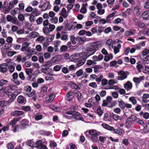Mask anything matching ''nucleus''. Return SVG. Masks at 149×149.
Listing matches in <instances>:
<instances>
[{
    "label": "nucleus",
    "instance_id": "16",
    "mask_svg": "<svg viewBox=\"0 0 149 149\" xmlns=\"http://www.w3.org/2000/svg\"><path fill=\"white\" fill-rule=\"evenodd\" d=\"M132 83L130 81H127L124 85V87L127 90L129 91L132 89Z\"/></svg>",
    "mask_w": 149,
    "mask_h": 149
},
{
    "label": "nucleus",
    "instance_id": "58",
    "mask_svg": "<svg viewBox=\"0 0 149 149\" xmlns=\"http://www.w3.org/2000/svg\"><path fill=\"white\" fill-rule=\"evenodd\" d=\"M11 22L13 24L15 25H18L19 24V22L16 17L13 18Z\"/></svg>",
    "mask_w": 149,
    "mask_h": 149
},
{
    "label": "nucleus",
    "instance_id": "3",
    "mask_svg": "<svg viewBox=\"0 0 149 149\" xmlns=\"http://www.w3.org/2000/svg\"><path fill=\"white\" fill-rule=\"evenodd\" d=\"M17 88V87L16 86L11 84L9 85L8 87L5 88L4 89V91L6 93L9 91H11L12 92V91H15Z\"/></svg>",
    "mask_w": 149,
    "mask_h": 149
},
{
    "label": "nucleus",
    "instance_id": "35",
    "mask_svg": "<svg viewBox=\"0 0 149 149\" xmlns=\"http://www.w3.org/2000/svg\"><path fill=\"white\" fill-rule=\"evenodd\" d=\"M102 126L104 128L111 131L112 130L113 127L110 126L109 125L106 124H102Z\"/></svg>",
    "mask_w": 149,
    "mask_h": 149
},
{
    "label": "nucleus",
    "instance_id": "41",
    "mask_svg": "<svg viewBox=\"0 0 149 149\" xmlns=\"http://www.w3.org/2000/svg\"><path fill=\"white\" fill-rule=\"evenodd\" d=\"M43 31L44 33L46 36H48L50 33L48 29V27H45L43 28Z\"/></svg>",
    "mask_w": 149,
    "mask_h": 149
},
{
    "label": "nucleus",
    "instance_id": "25",
    "mask_svg": "<svg viewBox=\"0 0 149 149\" xmlns=\"http://www.w3.org/2000/svg\"><path fill=\"white\" fill-rule=\"evenodd\" d=\"M17 100L18 102L19 103L24 104L26 102L25 98L23 96L21 95L18 96Z\"/></svg>",
    "mask_w": 149,
    "mask_h": 149
},
{
    "label": "nucleus",
    "instance_id": "44",
    "mask_svg": "<svg viewBox=\"0 0 149 149\" xmlns=\"http://www.w3.org/2000/svg\"><path fill=\"white\" fill-rule=\"evenodd\" d=\"M98 136H91V139L92 141L94 143H96L98 141Z\"/></svg>",
    "mask_w": 149,
    "mask_h": 149
},
{
    "label": "nucleus",
    "instance_id": "38",
    "mask_svg": "<svg viewBox=\"0 0 149 149\" xmlns=\"http://www.w3.org/2000/svg\"><path fill=\"white\" fill-rule=\"evenodd\" d=\"M32 13V15L34 16H38L40 14L38 10L36 8L33 9Z\"/></svg>",
    "mask_w": 149,
    "mask_h": 149
},
{
    "label": "nucleus",
    "instance_id": "22",
    "mask_svg": "<svg viewBox=\"0 0 149 149\" xmlns=\"http://www.w3.org/2000/svg\"><path fill=\"white\" fill-rule=\"evenodd\" d=\"M140 7L139 6H136L134 9V14L137 16H138L140 14Z\"/></svg>",
    "mask_w": 149,
    "mask_h": 149
},
{
    "label": "nucleus",
    "instance_id": "64",
    "mask_svg": "<svg viewBox=\"0 0 149 149\" xmlns=\"http://www.w3.org/2000/svg\"><path fill=\"white\" fill-rule=\"evenodd\" d=\"M70 40L72 41V43L74 45L76 43V39L74 36H71L70 37Z\"/></svg>",
    "mask_w": 149,
    "mask_h": 149
},
{
    "label": "nucleus",
    "instance_id": "1",
    "mask_svg": "<svg viewBox=\"0 0 149 149\" xmlns=\"http://www.w3.org/2000/svg\"><path fill=\"white\" fill-rule=\"evenodd\" d=\"M85 50L88 52H84L81 54L86 57H88L94 54L97 51L93 43L88 45L85 48Z\"/></svg>",
    "mask_w": 149,
    "mask_h": 149
},
{
    "label": "nucleus",
    "instance_id": "19",
    "mask_svg": "<svg viewBox=\"0 0 149 149\" xmlns=\"http://www.w3.org/2000/svg\"><path fill=\"white\" fill-rule=\"evenodd\" d=\"M137 118L136 116L135 115H132L128 118L127 119L129 120V121L131 122L133 124L137 120Z\"/></svg>",
    "mask_w": 149,
    "mask_h": 149
},
{
    "label": "nucleus",
    "instance_id": "8",
    "mask_svg": "<svg viewBox=\"0 0 149 149\" xmlns=\"http://www.w3.org/2000/svg\"><path fill=\"white\" fill-rule=\"evenodd\" d=\"M22 118L20 117L14 118L13 120L10 122L8 124V126L12 125L13 127H14L15 125Z\"/></svg>",
    "mask_w": 149,
    "mask_h": 149
},
{
    "label": "nucleus",
    "instance_id": "17",
    "mask_svg": "<svg viewBox=\"0 0 149 149\" xmlns=\"http://www.w3.org/2000/svg\"><path fill=\"white\" fill-rule=\"evenodd\" d=\"M55 97V94L53 93H52L48 97L46 98V100L48 102H51L53 101Z\"/></svg>",
    "mask_w": 149,
    "mask_h": 149
},
{
    "label": "nucleus",
    "instance_id": "21",
    "mask_svg": "<svg viewBox=\"0 0 149 149\" xmlns=\"http://www.w3.org/2000/svg\"><path fill=\"white\" fill-rule=\"evenodd\" d=\"M103 58V56L101 54L98 55V56H94L93 57L92 59L97 61H100L102 60Z\"/></svg>",
    "mask_w": 149,
    "mask_h": 149
},
{
    "label": "nucleus",
    "instance_id": "24",
    "mask_svg": "<svg viewBox=\"0 0 149 149\" xmlns=\"http://www.w3.org/2000/svg\"><path fill=\"white\" fill-rule=\"evenodd\" d=\"M97 51L99 47H100L102 45V42L100 41H98L93 43Z\"/></svg>",
    "mask_w": 149,
    "mask_h": 149
},
{
    "label": "nucleus",
    "instance_id": "43",
    "mask_svg": "<svg viewBox=\"0 0 149 149\" xmlns=\"http://www.w3.org/2000/svg\"><path fill=\"white\" fill-rule=\"evenodd\" d=\"M62 67V65H56L54 67L53 70L56 72H58L61 70Z\"/></svg>",
    "mask_w": 149,
    "mask_h": 149
},
{
    "label": "nucleus",
    "instance_id": "55",
    "mask_svg": "<svg viewBox=\"0 0 149 149\" xmlns=\"http://www.w3.org/2000/svg\"><path fill=\"white\" fill-rule=\"evenodd\" d=\"M143 72L149 74V66L146 65L143 69Z\"/></svg>",
    "mask_w": 149,
    "mask_h": 149
},
{
    "label": "nucleus",
    "instance_id": "30",
    "mask_svg": "<svg viewBox=\"0 0 149 149\" xmlns=\"http://www.w3.org/2000/svg\"><path fill=\"white\" fill-rule=\"evenodd\" d=\"M139 114L140 116H143L145 119H147L149 118V113L148 112L144 113L143 111H141Z\"/></svg>",
    "mask_w": 149,
    "mask_h": 149
},
{
    "label": "nucleus",
    "instance_id": "52",
    "mask_svg": "<svg viewBox=\"0 0 149 149\" xmlns=\"http://www.w3.org/2000/svg\"><path fill=\"white\" fill-rule=\"evenodd\" d=\"M16 54V52L15 51H11L8 52L7 53V55L9 57H11Z\"/></svg>",
    "mask_w": 149,
    "mask_h": 149
},
{
    "label": "nucleus",
    "instance_id": "18",
    "mask_svg": "<svg viewBox=\"0 0 149 149\" xmlns=\"http://www.w3.org/2000/svg\"><path fill=\"white\" fill-rule=\"evenodd\" d=\"M104 89H114L116 90H119L120 88L117 86H109L108 85L104 86Z\"/></svg>",
    "mask_w": 149,
    "mask_h": 149
},
{
    "label": "nucleus",
    "instance_id": "12",
    "mask_svg": "<svg viewBox=\"0 0 149 149\" xmlns=\"http://www.w3.org/2000/svg\"><path fill=\"white\" fill-rule=\"evenodd\" d=\"M69 11H66L65 8H63L61 12L59 13L60 15H61L64 18L67 17L68 15Z\"/></svg>",
    "mask_w": 149,
    "mask_h": 149
},
{
    "label": "nucleus",
    "instance_id": "33",
    "mask_svg": "<svg viewBox=\"0 0 149 149\" xmlns=\"http://www.w3.org/2000/svg\"><path fill=\"white\" fill-rule=\"evenodd\" d=\"M118 105L119 107L122 109H124L125 107V104L123 101L120 99L118 101Z\"/></svg>",
    "mask_w": 149,
    "mask_h": 149
},
{
    "label": "nucleus",
    "instance_id": "46",
    "mask_svg": "<svg viewBox=\"0 0 149 149\" xmlns=\"http://www.w3.org/2000/svg\"><path fill=\"white\" fill-rule=\"evenodd\" d=\"M132 124V122L129 121L127 119L125 122V127L128 129L131 127Z\"/></svg>",
    "mask_w": 149,
    "mask_h": 149
},
{
    "label": "nucleus",
    "instance_id": "42",
    "mask_svg": "<svg viewBox=\"0 0 149 149\" xmlns=\"http://www.w3.org/2000/svg\"><path fill=\"white\" fill-rule=\"evenodd\" d=\"M69 84L72 88L77 90H79L80 88L78 86L75 84L71 82Z\"/></svg>",
    "mask_w": 149,
    "mask_h": 149
},
{
    "label": "nucleus",
    "instance_id": "45",
    "mask_svg": "<svg viewBox=\"0 0 149 149\" xmlns=\"http://www.w3.org/2000/svg\"><path fill=\"white\" fill-rule=\"evenodd\" d=\"M45 40V38L42 36H38L36 39V41H39L40 43H43Z\"/></svg>",
    "mask_w": 149,
    "mask_h": 149
},
{
    "label": "nucleus",
    "instance_id": "6",
    "mask_svg": "<svg viewBox=\"0 0 149 149\" xmlns=\"http://www.w3.org/2000/svg\"><path fill=\"white\" fill-rule=\"evenodd\" d=\"M29 43L27 42H25L22 44V46L21 48V50L22 51H26L27 52H29L30 51L29 47H28Z\"/></svg>",
    "mask_w": 149,
    "mask_h": 149
},
{
    "label": "nucleus",
    "instance_id": "26",
    "mask_svg": "<svg viewBox=\"0 0 149 149\" xmlns=\"http://www.w3.org/2000/svg\"><path fill=\"white\" fill-rule=\"evenodd\" d=\"M8 82L7 80L4 79H2L0 81V91L2 90L3 88L2 87V86L5 85Z\"/></svg>",
    "mask_w": 149,
    "mask_h": 149
},
{
    "label": "nucleus",
    "instance_id": "5",
    "mask_svg": "<svg viewBox=\"0 0 149 149\" xmlns=\"http://www.w3.org/2000/svg\"><path fill=\"white\" fill-rule=\"evenodd\" d=\"M86 57H82L79 59L76 67L77 68L83 65L86 61Z\"/></svg>",
    "mask_w": 149,
    "mask_h": 149
},
{
    "label": "nucleus",
    "instance_id": "15",
    "mask_svg": "<svg viewBox=\"0 0 149 149\" xmlns=\"http://www.w3.org/2000/svg\"><path fill=\"white\" fill-rule=\"evenodd\" d=\"M116 14L115 13L113 12L108 15L106 17L107 23H111V20L113 19V17Z\"/></svg>",
    "mask_w": 149,
    "mask_h": 149
},
{
    "label": "nucleus",
    "instance_id": "29",
    "mask_svg": "<svg viewBox=\"0 0 149 149\" xmlns=\"http://www.w3.org/2000/svg\"><path fill=\"white\" fill-rule=\"evenodd\" d=\"M135 31L134 30H131L130 31H125V36H128L133 35L135 34Z\"/></svg>",
    "mask_w": 149,
    "mask_h": 149
},
{
    "label": "nucleus",
    "instance_id": "4",
    "mask_svg": "<svg viewBox=\"0 0 149 149\" xmlns=\"http://www.w3.org/2000/svg\"><path fill=\"white\" fill-rule=\"evenodd\" d=\"M118 74L119 75L117 77V79L119 80H123L126 79L127 76L126 73L123 71H121L118 72Z\"/></svg>",
    "mask_w": 149,
    "mask_h": 149
},
{
    "label": "nucleus",
    "instance_id": "54",
    "mask_svg": "<svg viewBox=\"0 0 149 149\" xmlns=\"http://www.w3.org/2000/svg\"><path fill=\"white\" fill-rule=\"evenodd\" d=\"M49 27H48V29L49 31V32H51L52 31L54 30V29H55V26L54 24H49Z\"/></svg>",
    "mask_w": 149,
    "mask_h": 149
},
{
    "label": "nucleus",
    "instance_id": "53",
    "mask_svg": "<svg viewBox=\"0 0 149 149\" xmlns=\"http://www.w3.org/2000/svg\"><path fill=\"white\" fill-rule=\"evenodd\" d=\"M83 70L81 69L76 72V74L77 77H80L83 74Z\"/></svg>",
    "mask_w": 149,
    "mask_h": 149
},
{
    "label": "nucleus",
    "instance_id": "63",
    "mask_svg": "<svg viewBox=\"0 0 149 149\" xmlns=\"http://www.w3.org/2000/svg\"><path fill=\"white\" fill-rule=\"evenodd\" d=\"M19 76L20 78L22 80H24L25 79V77L24 76V74L23 72H21L19 74Z\"/></svg>",
    "mask_w": 149,
    "mask_h": 149
},
{
    "label": "nucleus",
    "instance_id": "60",
    "mask_svg": "<svg viewBox=\"0 0 149 149\" xmlns=\"http://www.w3.org/2000/svg\"><path fill=\"white\" fill-rule=\"evenodd\" d=\"M7 147L8 149H13L14 146L12 142H10L7 145Z\"/></svg>",
    "mask_w": 149,
    "mask_h": 149
},
{
    "label": "nucleus",
    "instance_id": "9",
    "mask_svg": "<svg viewBox=\"0 0 149 149\" xmlns=\"http://www.w3.org/2000/svg\"><path fill=\"white\" fill-rule=\"evenodd\" d=\"M111 131L113 133L118 134L119 135H121L123 131V129L120 128H118L117 129H114V127H113Z\"/></svg>",
    "mask_w": 149,
    "mask_h": 149
},
{
    "label": "nucleus",
    "instance_id": "11",
    "mask_svg": "<svg viewBox=\"0 0 149 149\" xmlns=\"http://www.w3.org/2000/svg\"><path fill=\"white\" fill-rule=\"evenodd\" d=\"M112 48L113 49V52L115 54L118 53L120 51V49L121 48V45L118 44L116 46L112 45Z\"/></svg>",
    "mask_w": 149,
    "mask_h": 149
},
{
    "label": "nucleus",
    "instance_id": "51",
    "mask_svg": "<svg viewBox=\"0 0 149 149\" xmlns=\"http://www.w3.org/2000/svg\"><path fill=\"white\" fill-rule=\"evenodd\" d=\"M26 74L28 75L32 74L33 72V70L30 68H27L25 69Z\"/></svg>",
    "mask_w": 149,
    "mask_h": 149
},
{
    "label": "nucleus",
    "instance_id": "2",
    "mask_svg": "<svg viewBox=\"0 0 149 149\" xmlns=\"http://www.w3.org/2000/svg\"><path fill=\"white\" fill-rule=\"evenodd\" d=\"M6 94L8 96L9 99L8 101H3L0 102V106L1 107L8 106L12 102H13L16 96L15 95L11 93V91H9Z\"/></svg>",
    "mask_w": 149,
    "mask_h": 149
},
{
    "label": "nucleus",
    "instance_id": "28",
    "mask_svg": "<svg viewBox=\"0 0 149 149\" xmlns=\"http://www.w3.org/2000/svg\"><path fill=\"white\" fill-rule=\"evenodd\" d=\"M107 55L105 56L104 58V60L106 62H108L109 60L112 59L113 57V55L111 54H108Z\"/></svg>",
    "mask_w": 149,
    "mask_h": 149
},
{
    "label": "nucleus",
    "instance_id": "48",
    "mask_svg": "<svg viewBox=\"0 0 149 149\" xmlns=\"http://www.w3.org/2000/svg\"><path fill=\"white\" fill-rule=\"evenodd\" d=\"M22 91V89L20 88L19 89H16V90H15L14 92L13 93H12L14 95H15L16 96L17 95L20 94Z\"/></svg>",
    "mask_w": 149,
    "mask_h": 149
},
{
    "label": "nucleus",
    "instance_id": "7",
    "mask_svg": "<svg viewBox=\"0 0 149 149\" xmlns=\"http://www.w3.org/2000/svg\"><path fill=\"white\" fill-rule=\"evenodd\" d=\"M72 116H73V118L77 120H83V118L81 114L77 112H74L72 115Z\"/></svg>",
    "mask_w": 149,
    "mask_h": 149
},
{
    "label": "nucleus",
    "instance_id": "23",
    "mask_svg": "<svg viewBox=\"0 0 149 149\" xmlns=\"http://www.w3.org/2000/svg\"><path fill=\"white\" fill-rule=\"evenodd\" d=\"M81 54V53H76L72 55L70 57L73 60H76L77 59L78 60L79 59V58L80 56V55Z\"/></svg>",
    "mask_w": 149,
    "mask_h": 149
},
{
    "label": "nucleus",
    "instance_id": "59",
    "mask_svg": "<svg viewBox=\"0 0 149 149\" xmlns=\"http://www.w3.org/2000/svg\"><path fill=\"white\" fill-rule=\"evenodd\" d=\"M61 40L65 41H66L68 39V36L67 34L63 35L61 37Z\"/></svg>",
    "mask_w": 149,
    "mask_h": 149
},
{
    "label": "nucleus",
    "instance_id": "31",
    "mask_svg": "<svg viewBox=\"0 0 149 149\" xmlns=\"http://www.w3.org/2000/svg\"><path fill=\"white\" fill-rule=\"evenodd\" d=\"M149 98V94L147 93H144L143 95L142 100L143 102H147V100L146 99Z\"/></svg>",
    "mask_w": 149,
    "mask_h": 149
},
{
    "label": "nucleus",
    "instance_id": "40",
    "mask_svg": "<svg viewBox=\"0 0 149 149\" xmlns=\"http://www.w3.org/2000/svg\"><path fill=\"white\" fill-rule=\"evenodd\" d=\"M11 9L9 7L8 5L4 6L3 7V12L5 14L8 13Z\"/></svg>",
    "mask_w": 149,
    "mask_h": 149
},
{
    "label": "nucleus",
    "instance_id": "62",
    "mask_svg": "<svg viewBox=\"0 0 149 149\" xmlns=\"http://www.w3.org/2000/svg\"><path fill=\"white\" fill-rule=\"evenodd\" d=\"M68 49V47L66 45H63L60 48V50L61 52H64L66 51Z\"/></svg>",
    "mask_w": 149,
    "mask_h": 149
},
{
    "label": "nucleus",
    "instance_id": "10",
    "mask_svg": "<svg viewBox=\"0 0 149 149\" xmlns=\"http://www.w3.org/2000/svg\"><path fill=\"white\" fill-rule=\"evenodd\" d=\"M89 133L91 136H98L101 134L100 132L94 130H89Z\"/></svg>",
    "mask_w": 149,
    "mask_h": 149
},
{
    "label": "nucleus",
    "instance_id": "34",
    "mask_svg": "<svg viewBox=\"0 0 149 149\" xmlns=\"http://www.w3.org/2000/svg\"><path fill=\"white\" fill-rule=\"evenodd\" d=\"M21 10L18 8H15L11 12L12 14L15 15L16 14H19L20 13Z\"/></svg>",
    "mask_w": 149,
    "mask_h": 149
},
{
    "label": "nucleus",
    "instance_id": "32",
    "mask_svg": "<svg viewBox=\"0 0 149 149\" xmlns=\"http://www.w3.org/2000/svg\"><path fill=\"white\" fill-rule=\"evenodd\" d=\"M94 68V72L95 73H97L100 72V70L102 68L100 65H96L93 68Z\"/></svg>",
    "mask_w": 149,
    "mask_h": 149
},
{
    "label": "nucleus",
    "instance_id": "50",
    "mask_svg": "<svg viewBox=\"0 0 149 149\" xmlns=\"http://www.w3.org/2000/svg\"><path fill=\"white\" fill-rule=\"evenodd\" d=\"M38 33L36 32H32L30 34V37L31 38H34L38 36Z\"/></svg>",
    "mask_w": 149,
    "mask_h": 149
},
{
    "label": "nucleus",
    "instance_id": "20",
    "mask_svg": "<svg viewBox=\"0 0 149 149\" xmlns=\"http://www.w3.org/2000/svg\"><path fill=\"white\" fill-rule=\"evenodd\" d=\"M142 17L144 19H149V11L143 12L142 15Z\"/></svg>",
    "mask_w": 149,
    "mask_h": 149
},
{
    "label": "nucleus",
    "instance_id": "47",
    "mask_svg": "<svg viewBox=\"0 0 149 149\" xmlns=\"http://www.w3.org/2000/svg\"><path fill=\"white\" fill-rule=\"evenodd\" d=\"M27 144L31 147H35V143H34L33 140H31L28 141L27 143Z\"/></svg>",
    "mask_w": 149,
    "mask_h": 149
},
{
    "label": "nucleus",
    "instance_id": "27",
    "mask_svg": "<svg viewBox=\"0 0 149 149\" xmlns=\"http://www.w3.org/2000/svg\"><path fill=\"white\" fill-rule=\"evenodd\" d=\"M43 145L42 144V141L41 140L37 141L35 143V147L40 149Z\"/></svg>",
    "mask_w": 149,
    "mask_h": 149
},
{
    "label": "nucleus",
    "instance_id": "56",
    "mask_svg": "<svg viewBox=\"0 0 149 149\" xmlns=\"http://www.w3.org/2000/svg\"><path fill=\"white\" fill-rule=\"evenodd\" d=\"M108 80L106 79H103L101 81V85L103 86L106 85L108 83Z\"/></svg>",
    "mask_w": 149,
    "mask_h": 149
},
{
    "label": "nucleus",
    "instance_id": "36",
    "mask_svg": "<svg viewBox=\"0 0 149 149\" xmlns=\"http://www.w3.org/2000/svg\"><path fill=\"white\" fill-rule=\"evenodd\" d=\"M29 121L27 119H24L22 120V125L24 127H25L29 125Z\"/></svg>",
    "mask_w": 149,
    "mask_h": 149
},
{
    "label": "nucleus",
    "instance_id": "57",
    "mask_svg": "<svg viewBox=\"0 0 149 149\" xmlns=\"http://www.w3.org/2000/svg\"><path fill=\"white\" fill-rule=\"evenodd\" d=\"M50 22L56 24L58 22V18L56 17H53L51 19Z\"/></svg>",
    "mask_w": 149,
    "mask_h": 149
},
{
    "label": "nucleus",
    "instance_id": "14",
    "mask_svg": "<svg viewBox=\"0 0 149 149\" xmlns=\"http://www.w3.org/2000/svg\"><path fill=\"white\" fill-rule=\"evenodd\" d=\"M24 112L22 111L15 110L11 112V115L14 116H19L23 115Z\"/></svg>",
    "mask_w": 149,
    "mask_h": 149
},
{
    "label": "nucleus",
    "instance_id": "39",
    "mask_svg": "<svg viewBox=\"0 0 149 149\" xmlns=\"http://www.w3.org/2000/svg\"><path fill=\"white\" fill-rule=\"evenodd\" d=\"M42 116L40 113H36L34 117L35 119L36 120H39L42 118Z\"/></svg>",
    "mask_w": 149,
    "mask_h": 149
},
{
    "label": "nucleus",
    "instance_id": "13",
    "mask_svg": "<svg viewBox=\"0 0 149 149\" xmlns=\"http://www.w3.org/2000/svg\"><path fill=\"white\" fill-rule=\"evenodd\" d=\"M65 28L67 29L70 31H73L75 30L74 26L72 23H69L66 24Z\"/></svg>",
    "mask_w": 149,
    "mask_h": 149
},
{
    "label": "nucleus",
    "instance_id": "37",
    "mask_svg": "<svg viewBox=\"0 0 149 149\" xmlns=\"http://www.w3.org/2000/svg\"><path fill=\"white\" fill-rule=\"evenodd\" d=\"M113 42L112 39H109L107 40L106 45L108 46L109 47L111 46L112 47V45H113Z\"/></svg>",
    "mask_w": 149,
    "mask_h": 149
},
{
    "label": "nucleus",
    "instance_id": "61",
    "mask_svg": "<svg viewBox=\"0 0 149 149\" xmlns=\"http://www.w3.org/2000/svg\"><path fill=\"white\" fill-rule=\"evenodd\" d=\"M136 121L137 123L143 126L144 125V123L143 121L142 120L140 119L139 118L138 119L137 118V120H136Z\"/></svg>",
    "mask_w": 149,
    "mask_h": 149
},
{
    "label": "nucleus",
    "instance_id": "49",
    "mask_svg": "<svg viewBox=\"0 0 149 149\" xmlns=\"http://www.w3.org/2000/svg\"><path fill=\"white\" fill-rule=\"evenodd\" d=\"M129 100L132 102L133 104H135L137 102L135 97H132L129 98Z\"/></svg>",
    "mask_w": 149,
    "mask_h": 149
}]
</instances>
